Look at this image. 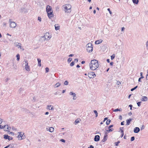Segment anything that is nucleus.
Wrapping results in <instances>:
<instances>
[{
	"instance_id": "nucleus-1",
	"label": "nucleus",
	"mask_w": 148,
	"mask_h": 148,
	"mask_svg": "<svg viewBox=\"0 0 148 148\" xmlns=\"http://www.w3.org/2000/svg\"><path fill=\"white\" fill-rule=\"evenodd\" d=\"M90 69L92 70H95L99 67L98 61L95 60H92L89 64Z\"/></svg>"
},
{
	"instance_id": "nucleus-2",
	"label": "nucleus",
	"mask_w": 148,
	"mask_h": 148,
	"mask_svg": "<svg viewBox=\"0 0 148 148\" xmlns=\"http://www.w3.org/2000/svg\"><path fill=\"white\" fill-rule=\"evenodd\" d=\"M46 11L47 12V15L49 18L53 17V11L51 6L47 5V6Z\"/></svg>"
},
{
	"instance_id": "nucleus-3",
	"label": "nucleus",
	"mask_w": 148,
	"mask_h": 148,
	"mask_svg": "<svg viewBox=\"0 0 148 148\" xmlns=\"http://www.w3.org/2000/svg\"><path fill=\"white\" fill-rule=\"evenodd\" d=\"M86 50L89 52H92L93 50V46L92 44L91 43H89L86 45Z\"/></svg>"
},
{
	"instance_id": "nucleus-4",
	"label": "nucleus",
	"mask_w": 148,
	"mask_h": 148,
	"mask_svg": "<svg viewBox=\"0 0 148 148\" xmlns=\"http://www.w3.org/2000/svg\"><path fill=\"white\" fill-rule=\"evenodd\" d=\"M49 33H48L47 32L45 33V34L43 36H42L41 37V39H42V40L44 41L45 40H49L51 37H50L49 36Z\"/></svg>"
},
{
	"instance_id": "nucleus-5",
	"label": "nucleus",
	"mask_w": 148,
	"mask_h": 148,
	"mask_svg": "<svg viewBox=\"0 0 148 148\" xmlns=\"http://www.w3.org/2000/svg\"><path fill=\"white\" fill-rule=\"evenodd\" d=\"M88 77L90 78H93L96 76L94 72H89L88 74Z\"/></svg>"
},
{
	"instance_id": "nucleus-6",
	"label": "nucleus",
	"mask_w": 148,
	"mask_h": 148,
	"mask_svg": "<svg viewBox=\"0 0 148 148\" xmlns=\"http://www.w3.org/2000/svg\"><path fill=\"white\" fill-rule=\"evenodd\" d=\"M9 22L10 23V27L14 28L16 27V24L15 22L11 21L10 19Z\"/></svg>"
},
{
	"instance_id": "nucleus-7",
	"label": "nucleus",
	"mask_w": 148,
	"mask_h": 148,
	"mask_svg": "<svg viewBox=\"0 0 148 148\" xmlns=\"http://www.w3.org/2000/svg\"><path fill=\"white\" fill-rule=\"evenodd\" d=\"M28 63L27 61H25V68L27 71H29L30 70L29 66L28 65Z\"/></svg>"
},
{
	"instance_id": "nucleus-8",
	"label": "nucleus",
	"mask_w": 148,
	"mask_h": 148,
	"mask_svg": "<svg viewBox=\"0 0 148 148\" xmlns=\"http://www.w3.org/2000/svg\"><path fill=\"white\" fill-rule=\"evenodd\" d=\"M69 94L70 95H72L73 96V100H75L76 99L77 97L76 94L75 93L73 92H71L69 93Z\"/></svg>"
},
{
	"instance_id": "nucleus-9",
	"label": "nucleus",
	"mask_w": 148,
	"mask_h": 148,
	"mask_svg": "<svg viewBox=\"0 0 148 148\" xmlns=\"http://www.w3.org/2000/svg\"><path fill=\"white\" fill-rule=\"evenodd\" d=\"M64 6H65L66 8H68L69 9V11H68L69 12H70L71 11V5L69 4H67L65 5Z\"/></svg>"
},
{
	"instance_id": "nucleus-10",
	"label": "nucleus",
	"mask_w": 148,
	"mask_h": 148,
	"mask_svg": "<svg viewBox=\"0 0 148 148\" xmlns=\"http://www.w3.org/2000/svg\"><path fill=\"white\" fill-rule=\"evenodd\" d=\"M18 133H19V134L18 135V139L20 140H22L23 138L22 137H23V135L24 133H23V132H21L20 133L19 132H18Z\"/></svg>"
},
{
	"instance_id": "nucleus-11",
	"label": "nucleus",
	"mask_w": 148,
	"mask_h": 148,
	"mask_svg": "<svg viewBox=\"0 0 148 148\" xmlns=\"http://www.w3.org/2000/svg\"><path fill=\"white\" fill-rule=\"evenodd\" d=\"M100 136L98 135H95V136L94 140L96 142H97L100 140Z\"/></svg>"
},
{
	"instance_id": "nucleus-12",
	"label": "nucleus",
	"mask_w": 148,
	"mask_h": 148,
	"mask_svg": "<svg viewBox=\"0 0 148 148\" xmlns=\"http://www.w3.org/2000/svg\"><path fill=\"white\" fill-rule=\"evenodd\" d=\"M107 134H108L106 132L105 133L106 135L104 136L103 139L101 140V142H102V143L104 142L107 140V136H108V135H107Z\"/></svg>"
},
{
	"instance_id": "nucleus-13",
	"label": "nucleus",
	"mask_w": 148,
	"mask_h": 148,
	"mask_svg": "<svg viewBox=\"0 0 148 148\" xmlns=\"http://www.w3.org/2000/svg\"><path fill=\"white\" fill-rule=\"evenodd\" d=\"M140 131V129L138 127H135L134 130V132L135 133H138Z\"/></svg>"
},
{
	"instance_id": "nucleus-14",
	"label": "nucleus",
	"mask_w": 148,
	"mask_h": 148,
	"mask_svg": "<svg viewBox=\"0 0 148 148\" xmlns=\"http://www.w3.org/2000/svg\"><path fill=\"white\" fill-rule=\"evenodd\" d=\"M133 119H132L130 118L129 119H127L126 120V125H129L131 123V121H132V120Z\"/></svg>"
},
{
	"instance_id": "nucleus-15",
	"label": "nucleus",
	"mask_w": 148,
	"mask_h": 148,
	"mask_svg": "<svg viewBox=\"0 0 148 148\" xmlns=\"http://www.w3.org/2000/svg\"><path fill=\"white\" fill-rule=\"evenodd\" d=\"M47 108L49 110H53L54 108L53 107V106L51 105H48L47 106Z\"/></svg>"
},
{
	"instance_id": "nucleus-16",
	"label": "nucleus",
	"mask_w": 148,
	"mask_h": 148,
	"mask_svg": "<svg viewBox=\"0 0 148 148\" xmlns=\"http://www.w3.org/2000/svg\"><path fill=\"white\" fill-rule=\"evenodd\" d=\"M102 41L103 40L101 39L97 40L95 41V44L98 45L101 43Z\"/></svg>"
},
{
	"instance_id": "nucleus-17",
	"label": "nucleus",
	"mask_w": 148,
	"mask_h": 148,
	"mask_svg": "<svg viewBox=\"0 0 148 148\" xmlns=\"http://www.w3.org/2000/svg\"><path fill=\"white\" fill-rule=\"evenodd\" d=\"M140 76L141 77H140L139 78L138 80V81L139 82H141V79L144 78V77L143 76V73L142 72H141L140 73Z\"/></svg>"
},
{
	"instance_id": "nucleus-18",
	"label": "nucleus",
	"mask_w": 148,
	"mask_h": 148,
	"mask_svg": "<svg viewBox=\"0 0 148 148\" xmlns=\"http://www.w3.org/2000/svg\"><path fill=\"white\" fill-rule=\"evenodd\" d=\"M141 100L142 101H146L147 100V98L146 96H143Z\"/></svg>"
},
{
	"instance_id": "nucleus-19",
	"label": "nucleus",
	"mask_w": 148,
	"mask_h": 148,
	"mask_svg": "<svg viewBox=\"0 0 148 148\" xmlns=\"http://www.w3.org/2000/svg\"><path fill=\"white\" fill-rule=\"evenodd\" d=\"M61 85V84L59 82H58L56 84H55L54 87L55 88H56L60 86Z\"/></svg>"
},
{
	"instance_id": "nucleus-20",
	"label": "nucleus",
	"mask_w": 148,
	"mask_h": 148,
	"mask_svg": "<svg viewBox=\"0 0 148 148\" xmlns=\"http://www.w3.org/2000/svg\"><path fill=\"white\" fill-rule=\"evenodd\" d=\"M55 29L56 30H58L60 29V26H58V24H55Z\"/></svg>"
},
{
	"instance_id": "nucleus-21",
	"label": "nucleus",
	"mask_w": 148,
	"mask_h": 148,
	"mask_svg": "<svg viewBox=\"0 0 148 148\" xmlns=\"http://www.w3.org/2000/svg\"><path fill=\"white\" fill-rule=\"evenodd\" d=\"M38 61V65L40 66H41V60L39 58L37 59Z\"/></svg>"
},
{
	"instance_id": "nucleus-22",
	"label": "nucleus",
	"mask_w": 148,
	"mask_h": 148,
	"mask_svg": "<svg viewBox=\"0 0 148 148\" xmlns=\"http://www.w3.org/2000/svg\"><path fill=\"white\" fill-rule=\"evenodd\" d=\"M21 44L17 42L15 44V46L17 47L18 48L19 47H21Z\"/></svg>"
},
{
	"instance_id": "nucleus-23",
	"label": "nucleus",
	"mask_w": 148,
	"mask_h": 148,
	"mask_svg": "<svg viewBox=\"0 0 148 148\" xmlns=\"http://www.w3.org/2000/svg\"><path fill=\"white\" fill-rule=\"evenodd\" d=\"M3 136L4 138L6 139H8V138L9 137V136L7 134H5Z\"/></svg>"
},
{
	"instance_id": "nucleus-24",
	"label": "nucleus",
	"mask_w": 148,
	"mask_h": 148,
	"mask_svg": "<svg viewBox=\"0 0 148 148\" xmlns=\"http://www.w3.org/2000/svg\"><path fill=\"white\" fill-rule=\"evenodd\" d=\"M106 130L109 133L110 132L113 131L114 130V129L113 128H110V129H108V130Z\"/></svg>"
},
{
	"instance_id": "nucleus-25",
	"label": "nucleus",
	"mask_w": 148,
	"mask_h": 148,
	"mask_svg": "<svg viewBox=\"0 0 148 148\" xmlns=\"http://www.w3.org/2000/svg\"><path fill=\"white\" fill-rule=\"evenodd\" d=\"M122 109L121 108L119 109V108H117L116 109H115L114 110H113L114 112H117V111H122Z\"/></svg>"
},
{
	"instance_id": "nucleus-26",
	"label": "nucleus",
	"mask_w": 148,
	"mask_h": 148,
	"mask_svg": "<svg viewBox=\"0 0 148 148\" xmlns=\"http://www.w3.org/2000/svg\"><path fill=\"white\" fill-rule=\"evenodd\" d=\"M54 128L52 127H51L49 128V131L50 132H51L54 131Z\"/></svg>"
},
{
	"instance_id": "nucleus-27",
	"label": "nucleus",
	"mask_w": 148,
	"mask_h": 148,
	"mask_svg": "<svg viewBox=\"0 0 148 148\" xmlns=\"http://www.w3.org/2000/svg\"><path fill=\"white\" fill-rule=\"evenodd\" d=\"M133 3L135 4H137L138 2V0H132Z\"/></svg>"
},
{
	"instance_id": "nucleus-28",
	"label": "nucleus",
	"mask_w": 148,
	"mask_h": 148,
	"mask_svg": "<svg viewBox=\"0 0 148 148\" xmlns=\"http://www.w3.org/2000/svg\"><path fill=\"white\" fill-rule=\"evenodd\" d=\"M64 11H65V12H66L67 13H69L68 12V11H69V9H68V8H66L65 6H64Z\"/></svg>"
},
{
	"instance_id": "nucleus-29",
	"label": "nucleus",
	"mask_w": 148,
	"mask_h": 148,
	"mask_svg": "<svg viewBox=\"0 0 148 148\" xmlns=\"http://www.w3.org/2000/svg\"><path fill=\"white\" fill-rule=\"evenodd\" d=\"M111 121L110 119H108L107 121H106V123L107 125H108L110 124L111 122Z\"/></svg>"
},
{
	"instance_id": "nucleus-30",
	"label": "nucleus",
	"mask_w": 148,
	"mask_h": 148,
	"mask_svg": "<svg viewBox=\"0 0 148 148\" xmlns=\"http://www.w3.org/2000/svg\"><path fill=\"white\" fill-rule=\"evenodd\" d=\"M16 57L17 58V61H19V60L20 58V55L19 54H17L16 56Z\"/></svg>"
},
{
	"instance_id": "nucleus-31",
	"label": "nucleus",
	"mask_w": 148,
	"mask_h": 148,
	"mask_svg": "<svg viewBox=\"0 0 148 148\" xmlns=\"http://www.w3.org/2000/svg\"><path fill=\"white\" fill-rule=\"evenodd\" d=\"M120 143V141H118L117 142H115L114 143V144L116 146H117L119 145V144Z\"/></svg>"
},
{
	"instance_id": "nucleus-32",
	"label": "nucleus",
	"mask_w": 148,
	"mask_h": 148,
	"mask_svg": "<svg viewBox=\"0 0 148 148\" xmlns=\"http://www.w3.org/2000/svg\"><path fill=\"white\" fill-rule=\"evenodd\" d=\"M137 87H138V86H135L134 88H132L131 89V91H133V90H135L136 89Z\"/></svg>"
},
{
	"instance_id": "nucleus-33",
	"label": "nucleus",
	"mask_w": 148,
	"mask_h": 148,
	"mask_svg": "<svg viewBox=\"0 0 148 148\" xmlns=\"http://www.w3.org/2000/svg\"><path fill=\"white\" fill-rule=\"evenodd\" d=\"M6 126H8V125H5L4 126H1V125H0V129H3L4 128V127H6Z\"/></svg>"
},
{
	"instance_id": "nucleus-34",
	"label": "nucleus",
	"mask_w": 148,
	"mask_h": 148,
	"mask_svg": "<svg viewBox=\"0 0 148 148\" xmlns=\"http://www.w3.org/2000/svg\"><path fill=\"white\" fill-rule=\"evenodd\" d=\"M94 112L95 114V117H97L98 116V113L97 111L96 110H94Z\"/></svg>"
},
{
	"instance_id": "nucleus-35",
	"label": "nucleus",
	"mask_w": 148,
	"mask_h": 148,
	"mask_svg": "<svg viewBox=\"0 0 148 148\" xmlns=\"http://www.w3.org/2000/svg\"><path fill=\"white\" fill-rule=\"evenodd\" d=\"M72 58H69V59H68V60H67V62H68L69 63H70L72 61Z\"/></svg>"
},
{
	"instance_id": "nucleus-36",
	"label": "nucleus",
	"mask_w": 148,
	"mask_h": 148,
	"mask_svg": "<svg viewBox=\"0 0 148 148\" xmlns=\"http://www.w3.org/2000/svg\"><path fill=\"white\" fill-rule=\"evenodd\" d=\"M121 133L122 134L121 136V138H122L123 136L124 135V131L123 130H121Z\"/></svg>"
},
{
	"instance_id": "nucleus-37",
	"label": "nucleus",
	"mask_w": 148,
	"mask_h": 148,
	"mask_svg": "<svg viewBox=\"0 0 148 148\" xmlns=\"http://www.w3.org/2000/svg\"><path fill=\"white\" fill-rule=\"evenodd\" d=\"M75 63L74 61H72L70 64V66H72L74 65Z\"/></svg>"
},
{
	"instance_id": "nucleus-38",
	"label": "nucleus",
	"mask_w": 148,
	"mask_h": 148,
	"mask_svg": "<svg viewBox=\"0 0 148 148\" xmlns=\"http://www.w3.org/2000/svg\"><path fill=\"white\" fill-rule=\"evenodd\" d=\"M11 128L10 127H8V126H7V129L8 130H5V131H8H8H9L8 130H10V129H11Z\"/></svg>"
},
{
	"instance_id": "nucleus-39",
	"label": "nucleus",
	"mask_w": 148,
	"mask_h": 148,
	"mask_svg": "<svg viewBox=\"0 0 148 148\" xmlns=\"http://www.w3.org/2000/svg\"><path fill=\"white\" fill-rule=\"evenodd\" d=\"M135 140V137L134 136H132L131 137V141H133Z\"/></svg>"
},
{
	"instance_id": "nucleus-40",
	"label": "nucleus",
	"mask_w": 148,
	"mask_h": 148,
	"mask_svg": "<svg viewBox=\"0 0 148 148\" xmlns=\"http://www.w3.org/2000/svg\"><path fill=\"white\" fill-rule=\"evenodd\" d=\"M45 72L46 73H47L49 72V69L48 67H46L45 68Z\"/></svg>"
},
{
	"instance_id": "nucleus-41",
	"label": "nucleus",
	"mask_w": 148,
	"mask_h": 148,
	"mask_svg": "<svg viewBox=\"0 0 148 148\" xmlns=\"http://www.w3.org/2000/svg\"><path fill=\"white\" fill-rule=\"evenodd\" d=\"M8 133L9 134H11V135L14 136V133L12 132H10V131H8Z\"/></svg>"
},
{
	"instance_id": "nucleus-42",
	"label": "nucleus",
	"mask_w": 148,
	"mask_h": 148,
	"mask_svg": "<svg viewBox=\"0 0 148 148\" xmlns=\"http://www.w3.org/2000/svg\"><path fill=\"white\" fill-rule=\"evenodd\" d=\"M114 57H115V55L114 54H113V55H112V56H111V60H112L114 59Z\"/></svg>"
},
{
	"instance_id": "nucleus-43",
	"label": "nucleus",
	"mask_w": 148,
	"mask_h": 148,
	"mask_svg": "<svg viewBox=\"0 0 148 148\" xmlns=\"http://www.w3.org/2000/svg\"><path fill=\"white\" fill-rule=\"evenodd\" d=\"M141 101L140 102H138L137 103V104L138 107H140V106L141 105Z\"/></svg>"
},
{
	"instance_id": "nucleus-44",
	"label": "nucleus",
	"mask_w": 148,
	"mask_h": 148,
	"mask_svg": "<svg viewBox=\"0 0 148 148\" xmlns=\"http://www.w3.org/2000/svg\"><path fill=\"white\" fill-rule=\"evenodd\" d=\"M113 125H111L109 126V127H108V129H110V128H111L112 127H113Z\"/></svg>"
},
{
	"instance_id": "nucleus-45",
	"label": "nucleus",
	"mask_w": 148,
	"mask_h": 148,
	"mask_svg": "<svg viewBox=\"0 0 148 148\" xmlns=\"http://www.w3.org/2000/svg\"><path fill=\"white\" fill-rule=\"evenodd\" d=\"M68 83H69V82L68 81H66L65 82H64V84L65 85H68Z\"/></svg>"
},
{
	"instance_id": "nucleus-46",
	"label": "nucleus",
	"mask_w": 148,
	"mask_h": 148,
	"mask_svg": "<svg viewBox=\"0 0 148 148\" xmlns=\"http://www.w3.org/2000/svg\"><path fill=\"white\" fill-rule=\"evenodd\" d=\"M108 10L110 14H111L112 13V12L110 11V8H108L107 9Z\"/></svg>"
},
{
	"instance_id": "nucleus-47",
	"label": "nucleus",
	"mask_w": 148,
	"mask_h": 148,
	"mask_svg": "<svg viewBox=\"0 0 148 148\" xmlns=\"http://www.w3.org/2000/svg\"><path fill=\"white\" fill-rule=\"evenodd\" d=\"M60 141L63 143H65V140L64 139H60Z\"/></svg>"
},
{
	"instance_id": "nucleus-48",
	"label": "nucleus",
	"mask_w": 148,
	"mask_h": 148,
	"mask_svg": "<svg viewBox=\"0 0 148 148\" xmlns=\"http://www.w3.org/2000/svg\"><path fill=\"white\" fill-rule=\"evenodd\" d=\"M8 140H10L13 139V138L12 137L9 136V137L8 138Z\"/></svg>"
},
{
	"instance_id": "nucleus-49",
	"label": "nucleus",
	"mask_w": 148,
	"mask_h": 148,
	"mask_svg": "<svg viewBox=\"0 0 148 148\" xmlns=\"http://www.w3.org/2000/svg\"><path fill=\"white\" fill-rule=\"evenodd\" d=\"M75 122L76 123H78L79 122V121L78 119H77L76 120H75Z\"/></svg>"
},
{
	"instance_id": "nucleus-50",
	"label": "nucleus",
	"mask_w": 148,
	"mask_h": 148,
	"mask_svg": "<svg viewBox=\"0 0 148 148\" xmlns=\"http://www.w3.org/2000/svg\"><path fill=\"white\" fill-rule=\"evenodd\" d=\"M119 119L121 120L122 119V116L121 115H120L119 116Z\"/></svg>"
},
{
	"instance_id": "nucleus-51",
	"label": "nucleus",
	"mask_w": 148,
	"mask_h": 148,
	"mask_svg": "<svg viewBox=\"0 0 148 148\" xmlns=\"http://www.w3.org/2000/svg\"><path fill=\"white\" fill-rule=\"evenodd\" d=\"M41 18L40 17H38V20L40 22L41 21Z\"/></svg>"
},
{
	"instance_id": "nucleus-52",
	"label": "nucleus",
	"mask_w": 148,
	"mask_h": 148,
	"mask_svg": "<svg viewBox=\"0 0 148 148\" xmlns=\"http://www.w3.org/2000/svg\"><path fill=\"white\" fill-rule=\"evenodd\" d=\"M88 148H94V147L92 145H90V146L88 147Z\"/></svg>"
},
{
	"instance_id": "nucleus-53",
	"label": "nucleus",
	"mask_w": 148,
	"mask_h": 148,
	"mask_svg": "<svg viewBox=\"0 0 148 148\" xmlns=\"http://www.w3.org/2000/svg\"><path fill=\"white\" fill-rule=\"evenodd\" d=\"M108 120V118L107 117H106L104 118V120L103 121V122H104L105 121H106V120Z\"/></svg>"
},
{
	"instance_id": "nucleus-54",
	"label": "nucleus",
	"mask_w": 148,
	"mask_h": 148,
	"mask_svg": "<svg viewBox=\"0 0 148 148\" xmlns=\"http://www.w3.org/2000/svg\"><path fill=\"white\" fill-rule=\"evenodd\" d=\"M3 122V119L0 118V124H1Z\"/></svg>"
},
{
	"instance_id": "nucleus-55",
	"label": "nucleus",
	"mask_w": 148,
	"mask_h": 148,
	"mask_svg": "<svg viewBox=\"0 0 148 148\" xmlns=\"http://www.w3.org/2000/svg\"><path fill=\"white\" fill-rule=\"evenodd\" d=\"M145 127V126L144 125H142V127L141 128V130H142L143 129H144V128Z\"/></svg>"
},
{
	"instance_id": "nucleus-56",
	"label": "nucleus",
	"mask_w": 148,
	"mask_h": 148,
	"mask_svg": "<svg viewBox=\"0 0 148 148\" xmlns=\"http://www.w3.org/2000/svg\"><path fill=\"white\" fill-rule=\"evenodd\" d=\"M73 56H74L73 54H71L69 55V57H71Z\"/></svg>"
},
{
	"instance_id": "nucleus-57",
	"label": "nucleus",
	"mask_w": 148,
	"mask_h": 148,
	"mask_svg": "<svg viewBox=\"0 0 148 148\" xmlns=\"http://www.w3.org/2000/svg\"><path fill=\"white\" fill-rule=\"evenodd\" d=\"M124 121L122 122L121 123V125H124Z\"/></svg>"
},
{
	"instance_id": "nucleus-58",
	"label": "nucleus",
	"mask_w": 148,
	"mask_h": 148,
	"mask_svg": "<svg viewBox=\"0 0 148 148\" xmlns=\"http://www.w3.org/2000/svg\"><path fill=\"white\" fill-rule=\"evenodd\" d=\"M132 95V94H130L128 96V99H130L131 97V96Z\"/></svg>"
},
{
	"instance_id": "nucleus-59",
	"label": "nucleus",
	"mask_w": 148,
	"mask_h": 148,
	"mask_svg": "<svg viewBox=\"0 0 148 148\" xmlns=\"http://www.w3.org/2000/svg\"><path fill=\"white\" fill-rule=\"evenodd\" d=\"M113 62H111L110 63V64L111 66H112L113 65Z\"/></svg>"
},
{
	"instance_id": "nucleus-60",
	"label": "nucleus",
	"mask_w": 148,
	"mask_h": 148,
	"mask_svg": "<svg viewBox=\"0 0 148 148\" xmlns=\"http://www.w3.org/2000/svg\"><path fill=\"white\" fill-rule=\"evenodd\" d=\"M107 62L108 63H109L110 62V59H107Z\"/></svg>"
},
{
	"instance_id": "nucleus-61",
	"label": "nucleus",
	"mask_w": 148,
	"mask_h": 148,
	"mask_svg": "<svg viewBox=\"0 0 148 148\" xmlns=\"http://www.w3.org/2000/svg\"><path fill=\"white\" fill-rule=\"evenodd\" d=\"M85 63V62L84 61H82L81 62V64H84Z\"/></svg>"
},
{
	"instance_id": "nucleus-62",
	"label": "nucleus",
	"mask_w": 148,
	"mask_h": 148,
	"mask_svg": "<svg viewBox=\"0 0 148 148\" xmlns=\"http://www.w3.org/2000/svg\"><path fill=\"white\" fill-rule=\"evenodd\" d=\"M129 107H130L131 108H132V105H130L129 106Z\"/></svg>"
},
{
	"instance_id": "nucleus-63",
	"label": "nucleus",
	"mask_w": 148,
	"mask_h": 148,
	"mask_svg": "<svg viewBox=\"0 0 148 148\" xmlns=\"http://www.w3.org/2000/svg\"><path fill=\"white\" fill-rule=\"evenodd\" d=\"M75 61H76L77 62H78V59L76 58L75 59Z\"/></svg>"
},
{
	"instance_id": "nucleus-64",
	"label": "nucleus",
	"mask_w": 148,
	"mask_h": 148,
	"mask_svg": "<svg viewBox=\"0 0 148 148\" xmlns=\"http://www.w3.org/2000/svg\"><path fill=\"white\" fill-rule=\"evenodd\" d=\"M146 47L148 46V41L146 43Z\"/></svg>"
}]
</instances>
